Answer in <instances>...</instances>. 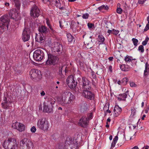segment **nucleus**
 Here are the masks:
<instances>
[{
  "mask_svg": "<svg viewBox=\"0 0 149 149\" xmlns=\"http://www.w3.org/2000/svg\"><path fill=\"white\" fill-rule=\"evenodd\" d=\"M125 93H123L120 94L118 96L120 97H117L118 100L119 101H125L126 98L127 97L128 95L129 94V91L127 89L126 91V88H125Z\"/></svg>",
  "mask_w": 149,
  "mask_h": 149,
  "instance_id": "20",
  "label": "nucleus"
},
{
  "mask_svg": "<svg viewBox=\"0 0 149 149\" xmlns=\"http://www.w3.org/2000/svg\"><path fill=\"white\" fill-rule=\"evenodd\" d=\"M149 40V38L148 37V36H146V38L145 39V40L144 41H143L142 43V44L143 45H146L147 44L148 41Z\"/></svg>",
  "mask_w": 149,
  "mask_h": 149,
  "instance_id": "39",
  "label": "nucleus"
},
{
  "mask_svg": "<svg viewBox=\"0 0 149 149\" xmlns=\"http://www.w3.org/2000/svg\"><path fill=\"white\" fill-rule=\"evenodd\" d=\"M130 85L132 87H136L137 86V85L134 82H130Z\"/></svg>",
  "mask_w": 149,
  "mask_h": 149,
  "instance_id": "47",
  "label": "nucleus"
},
{
  "mask_svg": "<svg viewBox=\"0 0 149 149\" xmlns=\"http://www.w3.org/2000/svg\"><path fill=\"white\" fill-rule=\"evenodd\" d=\"M5 5L6 6H9L10 5V4L9 3L6 2L5 3Z\"/></svg>",
  "mask_w": 149,
  "mask_h": 149,
  "instance_id": "64",
  "label": "nucleus"
},
{
  "mask_svg": "<svg viewBox=\"0 0 149 149\" xmlns=\"http://www.w3.org/2000/svg\"><path fill=\"white\" fill-rule=\"evenodd\" d=\"M90 90H83L82 95L85 98L91 100H92L94 99L95 95L93 93L90 91Z\"/></svg>",
  "mask_w": 149,
  "mask_h": 149,
  "instance_id": "14",
  "label": "nucleus"
},
{
  "mask_svg": "<svg viewBox=\"0 0 149 149\" xmlns=\"http://www.w3.org/2000/svg\"><path fill=\"white\" fill-rule=\"evenodd\" d=\"M40 94L41 96H44L45 95V93L44 91H42V92H41Z\"/></svg>",
  "mask_w": 149,
  "mask_h": 149,
  "instance_id": "58",
  "label": "nucleus"
},
{
  "mask_svg": "<svg viewBox=\"0 0 149 149\" xmlns=\"http://www.w3.org/2000/svg\"><path fill=\"white\" fill-rule=\"evenodd\" d=\"M33 146L32 142L27 138H24L20 142V149H33Z\"/></svg>",
  "mask_w": 149,
  "mask_h": 149,
  "instance_id": "4",
  "label": "nucleus"
},
{
  "mask_svg": "<svg viewBox=\"0 0 149 149\" xmlns=\"http://www.w3.org/2000/svg\"><path fill=\"white\" fill-rule=\"evenodd\" d=\"M124 60L126 62H130L132 61L133 60H135V59H133L132 57L127 55L125 57Z\"/></svg>",
  "mask_w": 149,
  "mask_h": 149,
  "instance_id": "34",
  "label": "nucleus"
},
{
  "mask_svg": "<svg viewBox=\"0 0 149 149\" xmlns=\"http://www.w3.org/2000/svg\"><path fill=\"white\" fill-rule=\"evenodd\" d=\"M48 27L50 28V29L51 30L50 31L51 32L53 33H54L55 32V31L53 29L51 25H49Z\"/></svg>",
  "mask_w": 149,
  "mask_h": 149,
  "instance_id": "45",
  "label": "nucleus"
},
{
  "mask_svg": "<svg viewBox=\"0 0 149 149\" xmlns=\"http://www.w3.org/2000/svg\"><path fill=\"white\" fill-rule=\"evenodd\" d=\"M45 39L44 36L42 37L40 35H38L37 34H36L35 39L37 42L42 43L44 42Z\"/></svg>",
  "mask_w": 149,
  "mask_h": 149,
  "instance_id": "25",
  "label": "nucleus"
},
{
  "mask_svg": "<svg viewBox=\"0 0 149 149\" xmlns=\"http://www.w3.org/2000/svg\"><path fill=\"white\" fill-rule=\"evenodd\" d=\"M31 131L32 132L34 133L36 131V128L33 126L31 128Z\"/></svg>",
  "mask_w": 149,
  "mask_h": 149,
  "instance_id": "46",
  "label": "nucleus"
},
{
  "mask_svg": "<svg viewBox=\"0 0 149 149\" xmlns=\"http://www.w3.org/2000/svg\"><path fill=\"white\" fill-rule=\"evenodd\" d=\"M113 110L115 113V116H117L121 113L122 109L118 105H116L115 106Z\"/></svg>",
  "mask_w": 149,
  "mask_h": 149,
  "instance_id": "21",
  "label": "nucleus"
},
{
  "mask_svg": "<svg viewBox=\"0 0 149 149\" xmlns=\"http://www.w3.org/2000/svg\"><path fill=\"white\" fill-rule=\"evenodd\" d=\"M122 9L120 8H118L116 9V12L119 14H121L122 13Z\"/></svg>",
  "mask_w": 149,
  "mask_h": 149,
  "instance_id": "43",
  "label": "nucleus"
},
{
  "mask_svg": "<svg viewBox=\"0 0 149 149\" xmlns=\"http://www.w3.org/2000/svg\"><path fill=\"white\" fill-rule=\"evenodd\" d=\"M31 31L30 29L25 27L23 31L22 39L24 42L28 41L30 39Z\"/></svg>",
  "mask_w": 149,
  "mask_h": 149,
  "instance_id": "10",
  "label": "nucleus"
},
{
  "mask_svg": "<svg viewBox=\"0 0 149 149\" xmlns=\"http://www.w3.org/2000/svg\"><path fill=\"white\" fill-rule=\"evenodd\" d=\"M15 4V6L16 7V8L18 10L20 9V7L21 5V3L20 2L19 0H13Z\"/></svg>",
  "mask_w": 149,
  "mask_h": 149,
  "instance_id": "27",
  "label": "nucleus"
},
{
  "mask_svg": "<svg viewBox=\"0 0 149 149\" xmlns=\"http://www.w3.org/2000/svg\"><path fill=\"white\" fill-rule=\"evenodd\" d=\"M88 122L87 118L85 116H83L79 120L78 124L81 127H86L88 125Z\"/></svg>",
  "mask_w": 149,
  "mask_h": 149,
  "instance_id": "17",
  "label": "nucleus"
},
{
  "mask_svg": "<svg viewBox=\"0 0 149 149\" xmlns=\"http://www.w3.org/2000/svg\"><path fill=\"white\" fill-rule=\"evenodd\" d=\"M118 139V137L117 136H115L114 138L113 139V142L111 143V146L110 149H113L115 146L116 144V143Z\"/></svg>",
  "mask_w": 149,
  "mask_h": 149,
  "instance_id": "32",
  "label": "nucleus"
},
{
  "mask_svg": "<svg viewBox=\"0 0 149 149\" xmlns=\"http://www.w3.org/2000/svg\"><path fill=\"white\" fill-rule=\"evenodd\" d=\"M109 123L106 122V127L107 128H108V127H109Z\"/></svg>",
  "mask_w": 149,
  "mask_h": 149,
  "instance_id": "63",
  "label": "nucleus"
},
{
  "mask_svg": "<svg viewBox=\"0 0 149 149\" xmlns=\"http://www.w3.org/2000/svg\"><path fill=\"white\" fill-rule=\"evenodd\" d=\"M144 2V0H138V3L139 4H143Z\"/></svg>",
  "mask_w": 149,
  "mask_h": 149,
  "instance_id": "53",
  "label": "nucleus"
},
{
  "mask_svg": "<svg viewBox=\"0 0 149 149\" xmlns=\"http://www.w3.org/2000/svg\"><path fill=\"white\" fill-rule=\"evenodd\" d=\"M149 110V105L147 106L146 108L145 109L144 111L145 113H148V111Z\"/></svg>",
  "mask_w": 149,
  "mask_h": 149,
  "instance_id": "49",
  "label": "nucleus"
},
{
  "mask_svg": "<svg viewBox=\"0 0 149 149\" xmlns=\"http://www.w3.org/2000/svg\"><path fill=\"white\" fill-rule=\"evenodd\" d=\"M68 40V41L70 42H74L75 39L74 37L72 36L70 33H68L67 35Z\"/></svg>",
  "mask_w": 149,
  "mask_h": 149,
  "instance_id": "28",
  "label": "nucleus"
},
{
  "mask_svg": "<svg viewBox=\"0 0 149 149\" xmlns=\"http://www.w3.org/2000/svg\"><path fill=\"white\" fill-rule=\"evenodd\" d=\"M132 40L134 46L136 47L137 45V43L138 42V40L135 38H133L132 39Z\"/></svg>",
  "mask_w": 149,
  "mask_h": 149,
  "instance_id": "38",
  "label": "nucleus"
},
{
  "mask_svg": "<svg viewBox=\"0 0 149 149\" xmlns=\"http://www.w3.org/2000/svg\"><path fill=\"white\" fill-rule=\"evenodd\" d=\"M131 149H139L137 146H135L132 148Z\"/></svg>",
  "mask_w": 149,
  "mask_h": 149,
  "instance_id": "60",
  "label": "nucleus"
},
{
  "mask_svg": "<svg viewBox=\"0 0 149 149\" xmlns=\"http://www.w3.org/2000/svg\"><path fill=\"white\" fill-rule=\"evenodd\" d=\"M60 26L61 28L63 27L64 25L63 24L62 22L61 21H59V22Z\"/></svg>",
  "mask_w": 149,
  "mask_h": 149,
  "instance_id": "52",
  "label": "nucleus"
},
{
  "mask_svg": "<svg viewBox=\"0 0 149 149\" xmlns=\"http://www.w3.org/2000/svg\"><path fill=\"white\" fill-rule=\"evenodd\" d=\"M112 30H110L109 29L107 31V33H108L109 34H110L111 33H112Z\"/></svg>",
  "mask_w": 149,
  "mask_h": 149,
  "instance_id": "59",
  "label": "nucleus"
},
{
  "mask_svg": "<svg viewBox=\"0 0 149 149\" xmlns=\"http://www.w3.org/2000/svg\"><path fill=\"white\" fill-rule=\"evenodd\" d=\"M52 108V106L45 105L43 107V111L45 112L51 113L53 111Z\"/></svg>",
  "mask_w": 149,
  "mask_h": 149,
  "instance_id": "22",
  "label": "nucleus"
},
{
  "mask_svg": "<svg viewBox=\"0 0 149 149\" xmlns=\"http://www.w3.org/2000/svg\"><path fill=\"white\" fill-rule=\"evenodd\" d=\"M93 114L92 113H90L88 114L87 115V117L88 120L89 121V120L91 119L92 118Z\"/></svg>",
  "mask_w": 149,
  "mask_h": 149,
  "instance_id": "42",
  "label": "nucleus"
},
{
  "mask_svg": "<svg viewBox=\"0 0 149 149\" xmlns=\"http://www.w3.org/2000/svg\"><path fill=\"white\" fill-rule=\"evenodd\" d=\"M109 7L107 5L105 6L104 5V9L107 10L108 9Z\"/></svg>",
  "mask_w": 149,
  "mask_h": 149,
  "instance_id": "57",
  "label": "nucleus"
},
{
  "mask_svg": "<svg viewBox=\"0 0 149 149\" xmlns=\"http://www.w3.org/2000/svg\"><path fill=\"white\" fill-rule=\"evenodd\" d=\"M49 4L51 5H53L56 7H60L61 3L60 0H50Z\"/></svg>",
  "mask_w": 149,
  "mask_h": 149,
  "instance_id": "24",
  "label": "nucleus"
},
{
  "mask_svg": "<svg viewBox=\"0 0 149 149\" xmlns=\"http://www.w3.org/2000/svg\"><path fill=\"white\" fill-rule=\"evenodd\" d=\"M120 67L121 70L123 71H129L130 70L129 66L125 65H121Z\"/></svg>",
  "mask_w": 149,
  "mask_h": 149,
  "instance_id": "29",
  "label": "nucleus"
},
{
  "mask_svg": "<svg viewBox=\"0 0 149 149\" xmlns=\"http://www.w3.org/2000/svg\"><path fill=\"white\" fill-rule=\"evenodd\" d=\"M149 29V25L147 24L144 30V31H146L148 30Z\"/></svg>",
  "mask_w": 149,
  "mask_h": 149,
  "instance_id": "50",
  "label": "nucleus"
},
{
  "mask_svg": "<svg viewBox=\"0 0 149 149\" xmlns=\"http://www.w3.org/2000/svg\"><path fill=\"white\" fill-rule=\"evenodd\" d=\"M55 101L51 98L49 97L47 99V102L46 105L52 106L54 104Z\"/></svg>",
  "mask_w": 149,
  "mask_h": 149,
  "instance_id": "30",
  "label": "nucleus"
},
{
  "mask_svg": "<svg viewBox=\"0 0 149 149\" xmlns=\"http://www.w3.org/2000/svg\"><path fill=\"white\" fill-rule=\"evenodd\" d=\"M46 23L47 24V25L49 26V25H50L51 24H50V22L49 21H47L46 22Z\"/></svg>",
  "mask_w": 149,
  "mask_h": 149,
  "instance_id": "62",
  "label": "nucleus"
},
{
  "mask_svg": "<svg viewBox=\"0 0 149 149\" xmlns=\"http://www.w3.org/2000/svg\"><path fill=\"white\" fill-rule=\"evenodd\" d=\"M12 103V102L10 100H7V98L4 97L1 103L2 107L5 109L8 108L11 106Z\"/></svg>",
  "mask_w": 149,
  "mask_h": 149,
  "instance_id": "18",
  "label": "nucleus"
},
{
  "mask_svg": "<svg viewBox=\"0 0 149 149\" xmlns=\"http://www.w3.org/2000/svg\"><path fill=\"white\" fill-rule=\"evenodd\" d=\"M40 11L38 7L34 6L32 8L30 12V15L33 18L38 17L40 15Z\"/></svg>",
  "mask_w": 149,
  "mask_h": 149,
  "instance_id": "16",
  "label": "nucleus"
},
{
  "mask_svg": "<svg viewBox=\"0 0 149 149\" xmlns=\"http://www.w3.org/2000/svg\"><path fill=\"white\" fill-rule=\"evenodd\" d=\"M42 1L45 3H47L50 2V0H42Z\"/></svg>",
  "mask_w": 149,
  "mask_h": 149,
  "instance_id": "55",
  "label": "nucleus"
},
{
  "mask_svg": "<svg viewBox=\"0 0 149 149\" xmlns=\"http://www.w3.org/2000/svg\"><path fill=\"white\" fill-rule=\"evenodd\" d=\"M87 25L88 28H91L94 26V24L91 23H88Z\"/></svg>",
  "mask_w": 149,
  "mask_h": 149,
  "instance_id": "48",
  "label": "nucleus"
},
{
  "mask_svg": "<svg viewBox=\"0 0 149 149\" xmlns=\"http://www.w3.org/2000/svg\"><path fill=\"white\" fill-rule=\"evenodd\" d=\"M138 50L140 51L141 53H143L144 51L143 46L142 45L139 46L138 47Z\"/></svg>",
  "mask_w": 149,
  "mask_h": 149,
  "instance_id": "40",
  "label": "nucleus"
},
{
  "mask_svg": "<svg viewBox=\"0 0 149 149\" xmlns=\"http://www.w3.org/2000/svg\"><path fill=\"white\" fill-rule=\"evenodd\" d=\"M98 9L99 10H101L104 9V5H102V6L99 7L98 8Z\"/></svg>",
  "mask_w": 149,
  "mask_h": 149,
  "instance_id": "54",
  "label": "nucleus"
},
{
  "mask_svg": "<svg viewBox=\"0 0 149 149\" xmlns=\"http://www.w3.org/2000/svg\"><path fill=\"white\" fill-rule=\"evenodd\" d=\"M89 16V14L88 13H86L83 14L82 17L84 19H87Z\"/></svg>",
  "mask_w": 149,
  "mask_h": 149,
  "instance_id": "41",
  "label": "nucleus"
},
{
  "mask_svg": "<svg viewBox=\"0 0 149 149\" xmlns=\"http://www.w3.org/2000/svg\"><path fill=\"white\" fill-rule=\"evenodd\" d=\"M82 86L83 90L91 89L90 82L86 78L84 77H82Z\"/></svg>",
  "mask_w": 149,
  "mask_h": 149,
  "instance_id": "13",
  "label": "nucleus"
},
{
  "mask_svg": "<svg viewBox=\"0 0 149 149\" xmlns=\"http://www.w3.org/2000/svg\"><path fill=\"white\" fill-rule=\"evenodd\" d=\"M148 66V65H147V63H146V64L145 69L144 71V75H147L148 74V71L149 70Z\"/></svg>",
  "mask_w": 149,
  "mask_h": 149,
  "instance_id": "37",
  "label": "nucleus"
},
{
  "mask_svg": "<svg viewBox=\"0 0 149 149\" xmlns=\"http://www.w3.org/2000/svg\"><path fill=\"white\" fill-rule=\"evenodd\" d=\"M131 113L130 115L131 117H133L136 114V109L134 107H133L131 109Z\"/></svg>",
  "mask_w": 149,
  "mask_h": 149,
  "instance_id": "36",
  "label": "nucleus"
},
{
  "mask_svg": "<svg viewBox=\"0 0 149 149\" xmlns=\"http://www.w3.org/2000/svg\"><path fill=\"white\" fill-rule=\"evenodd\" d=\"M147 20L148 22V23L147 24L149 25V16L147 17Z\"/></svg>",
  "mask_w": 149,
  "mask_h": 149,
  "instance_id": "61",
  "label": "nucleus"
},
{
  "mask_svg": "<svg viewBox=\"0 0 149 149\" xmlns=\"http://www.w3.org/2000/svg\"><path fill=\"white\" fill-rule=\"evenodd\" d=\"M38 31L42 34H45L48 32L49 30L45 26L41 25L38 29Z\"/></svg>",
  "mask_w": 149,
  "mask_h": 149,
  "instance_id": "23",
  "label": "nucleus"
},
{
  "mask_svg": "<svg viewBox=\"0 0 149 149\" xmlns=\"http://www.w3.org/2000/svg\"><path fill=\"white\" fill-rule=\"evenodd\" d=\"M12 126V127L17 129L20 132L24 131L25 130V125L23 124L17 122L13 123Z\"/></svg>",
  "mask_w": 149,
  "mask_h": 149,
  "instance_id": "15",
  "label": "nucleus"
},
{
  "mask_svg": "<svg viewBox=\"0 0 149 149\" xmlns=\"http://www.w3.org/2000/svg\"><path fill=\"white\" fill-rule=\"evenodd\" d=\"M9 19L8 15L2 16L0 18V27L3 30H8Z\"/></svg>",
  "mask_w": 149,
  "mask_h": 149,
  "instance_id": "6",
  "label": "nucleus"
},
{
  "mask_svg": "<svg viewBox=\"0 0 149 149\" xmlns=\"http://www.w3.org/2000/svg\"><path fill=\"white\" fill-rule=\"evenodd\" d=\"M86 47L87 49H88L91 48L92 47L91 46L89 45V44L88 43L87 44V46H86Z\"/></svg>",
  "mask_w": 149,
  "mask_h": 149,
  "instance_id": "56",
  "label": "nucleus"
},
{
  "mask_svg": "<svg viewBox=\"0 0 149 149\" xmlns=\"http://www.w3.org/2000/svg\"><path fill=\"white\" fill-rule=\"evenodd\" d=\"M78 146V143L76 140L72 141V138H67L64 146L61 143L57 149H77Z\"/></svg>",
  "mask_w": 149,
  "mask_h": 149,
  "instance_id": "1",
  "label": "nucleus"
},
{
  "mask_svg": "<svg viewBox=\"0 0 149 149\" xmlns=\"http://www.w3.org/2000/svg\"><path fill=\"white\" fill-rule=\"evenodd\" d=\"M44 52L40 49L35 50L33 53V57L34 59L37 61H41L44 56Z\"/></svg>",
  "mask_w": 149,
  "mask_h": 149,
  "instance_id": "9",
  "label": "nucleus"
},
{
  "mask_svg": "<svg viewBox=\"0 0 149 149\" xmlns=\"http://www.w3.org/2000/svg\"><path fill=\"white\" fill-rule=\"evenodd\" d=\"M30 77L32 80L40 79L41 77L40 72L38 70L33 69L31 70L29 72Z\"/></svg>",
  "mask_w": 149,
  "mask_h": 149,
  "instance_id": "11",
  "label": "nucleus"
},
{
  "mask_svg": "<svg viewBox=\"0 0 149 149\" xmlns=\"http://www.w3.org/2000/svg\"><path fill=\"white\" fill-rule=\"evenodd\" d=\"M47 55L48 59L46 62V65H55L58 63L59 58L56 56L50 53H47Z\"/></svg>",
  "mask_w": 149,
  "mask_h": 149,
  "instance_id": "7",
  "label": "nucleus"
},
{
  "mask_svg": "<svg viewBox=\"0 0 149 149\" xmlns=\"http://www.w3.org/2000/svg\"><path fill=\"white\" fill-rule=\"evenodd\" d=\"M119 32V31H117L114 29L112 30V33L114 35H116L118 34Z\"/></svg>",
  "mask_w": 149,
  "mask_h": 149,
  "instance_id": "44",
  "label": "nucleus"
},
{
  "mask_svg": "<svg viewBox=\"0 0 149 149\" xmlns=\"http://www.w3.org/2000/svg\"><path fill=\"white\" fill-rule=\"evenodd\" d=\"M91 74H92V77H93V78L95 79L96 78V76L94 74V72L93 71L92 72Z\"/></svg>",
  "mask_w": 149,
  "mask_h": 149,
  "instance_id": "51",
  "label": "nucleus"
},
{
  "mask_svg": "<svg viewBox=\"0 0 149 149\" xmlns=\"http://www.w3.org/2000/svg\"><path fill=\"white\" fill-rule=\"evenodd\" d=\"M98 41L100 42V44H102L104 43V42L105 40V38L104 36L101 35H99L98 36Z\"/></svg>",
  "mask_w": 149,
  "mask_h": 149,
  "instance_id": "31",
  "label": "nucleus"
},
{
  "mask_svg": "<svg viewBox=\"0 0 149 149\" xmlns=\"http://www.w3.org/2000/svg\"><path fill=\"white\" fill-rule=\"evenodd\" d=\"M67 84L71 88H74L77 85V82L72 76L68 77L66 80Z\"/></svg>",
  "mask_w": 149,
  "mask_h": 149,
  "instance_id": "12",
  "label": "nucleus"
},
{
  "mask_svg": "<svg viewBox=\"0 0 149 149\" xmlns=\"http://www.w3.org/2000/svg\"><path fill=\"white\" fill-rule=\"evenodd\" d=\"M88 110L87 104L86 103H84L82 104L81 106L80 109L81 111V112H84Z\"/></svg>",
  "mask_w": 149,
  "mask_h": 149,
  "instance_id": "26",
  "label": "nucleus"
},
{
  "mask_svg": "<svg viewBox=\"0 0 149 149\" xmlns=\"http://www.w3.org/2000/svg\"><path fill=\"white\" fill-rule=\"evenodd\" d=\"M75 96L69 91L65 92L63 94L61 103L63 105L70 104L74 99Z\"/></svg>",
  "mask_w": 149,
  "mask_h": 149,
  "instance_id": "3",
  "label": "nucleus"
},
{
  "mask_svg": "<svg viewBox=\"0 0 149 149\" xmlns=\"http://www.w3.org/2000/svg\"><path fill=\"white\" fill-rule=\"evenodd\" d=\"M64 66H62L59 67V70L58 71V74L59 75V77L60 79H62L64 77L63 75L62 74V70Z\"/></svg>",
  "mask_w": 149,
  "mask_h": 149,
  "instance_id": "33",
  "label": "nucleus"
},
{
  "mask_svg": "<svg viewBox=\"0 0 149 149\" xmlns=\"http://www.w3.org/2000/svg\"><path fill=\"white\" fill-rule=\"evenodd\" d=\"M62 45L59 43L56 42L54 44V46L52 48V50L55 52H60L62 50Z\"/></svg>",
  "mask_w": 149,
  "mask_h": 149,
  "instance_id": "19",
  "label": "nucleus"
},
{
  "mask_svg": "<svg viewBox=\"0 0 149 149\" xmlns=\"http://www.w3.org/2000/svg\"><path fill=\"white\" fill-rule=\"evenodd\" d=\"M18 10L16 9L13 8L10 10L9 13V17L16 21H18L21 19V17Z\"/></svg>",
  "mask_w": 149,
  "mask_h": 149,
  "instance_id": "8",
  "label": "nucleus"
},
{
  "mask_svg": "<svg viewBox=\"0 0 149 149\" xmlns=\"http://www.w3.org/2000/svg\"><path fill=\"white\" fill-rule=\"evenodd\" d=\"M128 79L127 77L124 78L121 80L122 84L123 85H125L128 81Z\"/></svg>",
  "mask_w": 149,
  "mask_h": 149,
  "instance_id": "35",
  "label": "nucleus"
},
{
  "mask_svg": "<svg viewBox=\"0 0 149 149\" xmlns=\"http://www.w3.org/2000/svg\"><path fill=\"white\" fill-rule=\"evenodd\" d=\"M2 146L6 149H16L18 145L16 140L11 138L6 139L3 143Z\"/></svg>",
  "mask_w": 149,
  "mask_h": 149,
  "instance_id": "2",
  "label": "nucleus"
},
{
  "mask_svg": "<svg viewBox=\"0 0 149 149\" xmlns=\"http://www.w3.org/2000/svg\"><path fill=\"white\" fill-rule=\"evenodd\" d=\"M38 127L44 131H47L49 127V123L45 118L39 119L37 122Z\"/></svg>",
  "mask_w": 149,
  "mask_h": 149,
  "instance_id": "5",
  "label": "nucleus"
}]
</instances>
